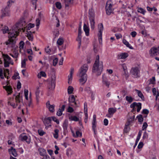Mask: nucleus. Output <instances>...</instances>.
Here are the masks:
<instances>
[{
	"mask_svg": "<svg viewBox=\"0 0 159 159\" xmlns=\"http://www.w3.org/2000/svg\"><path fill=\"white\" fill-rule=\"evenodd\" d=\"M25 25L26 22L25 19L22 18L19 22L16 23V25L13 26L14 30H12L9 33L11 34V37H14L13 36L15 35V34L14 33H17L19 34V32L21 30H23L24 32V29L23 27Z\"/></svg>",
	"mask_w": 159,
	"mask_h": 159,
	"instance_id": "2",
	"label": "nucleus"
},
{
	"mask_svg": "<svg viewBox=\"0 0 159 159\" xmlns=\"http://www.w3.org/2000/svg\"><path fill=\"white\" fill-rule=\"evenodd\" d=\"M51 120H52L53 121L56 122L57 124H59V120L57 119V118L55 116H52L51 117Z\"/></svg>",
	"mask_w": 159,
	"mask_h": 159,
	"instance_id": "42",
	"label": "nucleus"
},
{
	"mask_svg": "<svg viewBox=\"0 0 159 159\" xmlns=\"http://www.w3.org/2000/svg\"><path fill=\"white\" fill-rule=\"evenodd\" d=\"M125 99L129 103H131L134 100V98L131 96H126Z\"/></svg>",
	"mask_w": 159,
	"mask_h": 159,
	"instance_id": "33",
	"label": "nucleus"
},
{
	"mask_svg": "<svg viewBox=\"0 0 159 159\" xmlns=\"http://www.w3.org/2000/svg\"><path fill=\"white\" fill-rule=\"evenodd\" d=\"M27 37H28V39L30 41H32L33 39V36L32 34H30L28 36H27Z\"/></svg>",
	"mask_w": 159,
	"mask_h": 159,
	"instance_id": "59",
	"label": "nucleus"
},
{
	"mask_svg": "<svg viewBox=\"0 0 159 159\" xmlns=\"http://www.w3.org/2000/svg\"><path fill=\"white\" fill-rule=\"evenodd\" d=\"M96 124V115L94 114L93 116V120L92 123V129L94 132V135L96 136L97 134Z\"/></svg>",
	"mask_w": 159,
	"mask_h": 159,
	"instance_id": "11",
	"label": "nucleus"
},
{
	"mask_svg": "<svg viewBox=\"0 0 159 159\" xmlns=\"http://www.w3.org/2000/svg\"><path fill=\"white\" fill-rule=\"evenodd\" d=\"M55 105L54 104L51 105L48 108V109L51 112H53L55 111L54 107Z\"/></svg>",
	"mask_w": 159,
	"mask_h": 159,
	"instance_id": "34",
	"label": "nucleus"
},
{
	"mask_svg": "<svg viewBox=\"0 0 159 159\" xmlns=\"http://www.w3.org/2000/svg\"><path fill=\"white\" fill-rule=\"evenodd\" d=\"M63 40L62 39L59 38L57 41V43L59 45H61L63 43Z\"/></svg>",
	"mask_w": 159,
	"mask_h": 159,
	"instance_id": "39",
	"label": "nucleus"
},
{
	"mask_svg": "<svg viewBox=\"0 0 159 159\" xmlns=\"http://www.w3.org/2000/svg\"><path fill=\"white\" fill-rule=\"evenodd\" d=\"M62 111H61V108H59L57 112V114L58 116H61L62 114Z\"/></svg>",
	"mask_w": 159,
	"mask_h": 159,
	"instance_id": "50",
	"label": "nucleus"
},
{
	"mask_svg": "<svg viewBox=\"0 0 159 159\" xmlns=\"http://www.w3.org/2000/svg\"><path fill=\"white\" fill-rule=\"evenodd\" d=\"M46 75L44 71L40 72L38 75V78H41V77H46Z\"/></svg>",
	"mask_w": 159,
	"mask_h": 159,
	"instance_id": "30",
	"label": "nucleus"
},
{
	"mask_svg": "<svg viewBox=\"0 0 159 159\" xmlns=\"http://www.w3.org/2000/svg\"><path fill=\"white\" fill-rule=\"evenodd\" d=\"M56 78L55 77H52L51 78V82L48 84V88L50 90H53L55 87Z\"/></svg>",
	"mask_w": 159,
	"mask_h": 159,
	"instance_id": "10",
	"label": "nucleus"
},
{
	"mask_svg": "<svg viewBox=\"0 0 159 159\" xmlns=\"http://www.w3.org/2000/svg\"><path fill=\"white\" fill-rule=\"evenodd\" d=\"M89 19H95L94 13L92 9L89 10Z\"/></svg>",
	"mask_w": 159,
	"mask_h": 159,
	"instance_id": "19",
	"label": "nucleus"
},
{
	"mask_svg": "<svg viewBox=\"0 0 159 159\" xmlns=\"http://www.w3.org/2000/svg\"><path fill=\"white\" fill-rule=\"evenodd\" d=\"M9 62L7 61H4V66L5 67H7L9 66Z\"/></svg>",
	"mask_w": 159,
	"mask_h": 159,
	"instance_id": "55",
	"label": "nucleus"
},
{
	"mask_svg": "<svg viewBox=\"0 0 159 159\" xmlns=\"http://www.w3.org/2000/svg\"><path fill=\"white\" fill-rule=\"evenodd\" d=\"M2 31L3 34H4L8 33L9 35H8L9 39L7 41L5 42L6 44L7 45H8L10 43L12 44H15L16 43L15 39L16 38V37L18 35V34L17 33H14L15 34V35L13 36L14 37L12 38L11 36V34L9 33L10 32L11 30H14V28H13V26L12 27V29H10V30L8 29V27L5 26L4 28L2 29Z\"/></svg>",
	"mask_w": 159,
	"mask_h": 159,
	"instance_id": "4",
	"label": "nucleus"
},
{
	"mask_svg": "<svg viewBox=\"0 0 159 159\" xmlns=\"http://www.w3.org/2000/svg\"><path fill=\"white\" fill-rule=\"evenodd\" d=\"M38 151L39 152V155L41 156H44L47 154V152L46 150L44 148H39Z\"/></svg>",
	"mask_w": 159,
	"mask_h": 159,
	"instance_id": "20",
	"label": "nucleus"
},
{
	"mask_svg": "<svg viewBox=\"0 0 159 159\" xmlns=\"http://www.w3.org/2000/svg\"><path fill=\"white\" fill-rule=\"evenodd\" d=\"M67 127H68L67 123L66 122H64L63 125V128L64 129V131H66L67 130Z\"/></svg>",
	"mask_w": 159,
	"mask_h": 159,
	"instance_id": "46",
	"label": "nucleus"
},
{
	"mask_svg": "<svg viewBox=\"0 0 159 159\" xmlns=\"http://www.w3.org/2000/svg\"><path fill=\"white\" fill-rule=\"evenodd\" d=\"M143 143L142 142H140L138 145V149H140L143 147Z\"/></svg>",
	"mask_w": 159,
	"mask_h": 159,
	"instance_id": "61",
	"label": "nucleus"
},
{
	"mask_svg": "<svg viewBox=\"0 0 159 159\" xmlns=\"http://www.w3.org/2000/svg\"><path fill=\"white\" fill-rule=\"evenodd\" d=\"M135 106L137 107V112H139L141 108L142 104L140 102L137 103L136 102H134L130 105L131 108H134Z\"/></svg>",
	"mask_w": 159,
	"mask_h": 159,
	"instance_id": "13",
	"label": "nucleus"
},
{
	"mask_svg": "<svg viewBox=\"0 0 159 159\" xmlns=\"http://www.w3.org/2000/svg\"><path fill=\"white\" fill-rule=\"evenodd\" d=\"M129 130V126H125L124 129V132L125 133H128Z\"/></svg>",
	"mask_w": 159,
	"mask_h": 159,
	"instance_id": "51",
	"label": "nucleus"
},
{
	"mask_svg": "<svg viewBox=\"0 0 159 159\" xmlns=\"http://www.w3.org/2000/svg\"><path fill=\"white\" fill-rule=\"evenodd\" d=\"M103 69V63L102 61H99V57L98 55L96 56V60L92 68V72L96 73L97 75H100Z\"/></svg>",
	"mask_w": 159,
	"mask_h": 159,
	"instance_id": "3",
	"label": "nucleus"
},
{
	"mask_svg": "<svg viewBox=\"0 0 159 159\" xmlns=\"http://www.w3.org/2000/svg\"><path fill=\"white\" fill-rule=\"evenodd\" d=\"M137 118L138 119V121L139 122L142 123L143 120V118L142 115H139L137 116Z\"/></svg>",
	"mask_w": 159,
	"mask_h": 159,
	"instance_id": "36",
	"label": "nucleus"
},
{
	"mask_svg": "<svg viewBox=\"0 0 159 159\" xmlns=\"http://www.w3.org/2000/svg\"><path fill=\"white\" fill-rule=\"evenodd\" d=\"M43 158L42 159H50V157L47 154L45 156H43Z\"/></svg>",
	"mask_w": 159,
	"mask_h": 159,
	"instance_id": "64",
	"label": "nucleus"
},
{
	"mask_svg": "<svg viewBox=\"0 0 159 159\" xmlns=\"http://www.w3.org/2000/svg\"><path fill=\"white\" fill-rule=\"evenodd\" d=\"M9 2L7 3V6L2 10V15L1 17L2 18L6 16H9L10 15V7L9 6Z\"/></svg>",
	"mask_w": 159,
	"mask_h": 159,
	"instance_id": "5",
	"label": "nucleus"
},
{
	"mask_svg": "<svg viewBox=\"0 0 159 159\" xmlns=\"http://www.w3.org/2000/svg\"><path fill=\"white\" fill-rule=\"evenodd\" d=\"M135 91L137 93L138 96L141 98L144 101V97L141 91L136 89H135Z\"/></svg>",
	"mask_w": 159,
	"mask_h": 159,
	"instance_id": "24",
	"label": "nucleus"
},
{
	"mask_svg": "<svg viewBox=\"0 0 159 159\" xmlns=\"http://www.w3.org/2000/svg\"><path fill=\"white\" fill-rule=\"evenodd\" d=\"M128 56V54L127 53H122L119 56L118 59H125Z\"/></svg>",
	"mask_w": 159,
	"mask_h": 159,
	"instance_id": "25",
	"label": "nucleus"
},
{
	"mask_svg": "<svg viewBox=\"0 0 159 159\" xmlns=\"http://www.w3.org/2000/svg\"><path fill=\"white\" fill-rule=\"evenodd\" d=\"M24 44H25L24 43L23 41H20V43H19V45H20L19 48L20 49H23Z\"/></svg>",
	"mask_w": 159,
	"mask_h": 159,
	"instance_id": "45",
	"label": "nucleus"
},
{
	"mask_svg": "<svg viewBox=\"0 0 159 159\" xmlns=\"http://www.w3.org/2000/svg\"><path fill=\"white\" fill-rule=\"evenodd\" d=\"M149 113V111L147 109H144L143 110L142 112V113L143 114H145L148 115Z\"/></svg>",
	"mask_w": 159,
	"mask_h": 159,
	"instance_id": "54",
	"label": "nucleus"
},
{
	"mask_svg": "<svg viewBox=\"0 0 159 159\" xmlns=\"http://www.w3.org/2000/svg\"><path fill=\"white\" fill-rule=\"evenodd\" d=\"M58 59L57 58H55L53 61V65L54 66H56L57 63L58 61Z\"/></svg>",
	"mask_w": 159,
	"mask_h": 159,
	"instance_id": "52",
	"label": "nucleus"
},
{
	"mask_svg": "<svg viewBox=\"0 0 159 159\" xmlns=\"http://www.w3.org/2000/svg\"><path fill=\"white\" fill-rule=\"evenodd\" d=\"M19 138L22 141H26V142L29 144L30 143V141L27 140L28 139V137L26 135H25L24 134H20L19 136Z\"/></svg>",
	"mask_w": 159,
	"mask_h": 159,
	"instance_id": "18",
	"label": "nucleus"
},
{
	"mask_svg": "<svg viewBox=\"0 0 159 159\" xmlns=\"http://www.w3.org/2000/svg\"><path fill=\"white\" fill-rule=\"evenodd\" d=\"M38 132L39 135L40 136H43L44 134H45V132H44L43 130L41 129H39L38 130Z\"/></svg>",
	"mask_w": 159,
	"mask_h": 159,
	"instance_id": "48",
	"label": "nucleus"
},
{
	"mask_svg": "<svg viewBox=\"0 0 159 159\" xmlns=\"http://www.w3.org/2000/svg\"><path fill=\"white\" fill-rule=\"evenodd\" d=\"M26 62L25 60L24 59L21 62V67L23 68L25 67Z\"/></svg>",
	"mask_w": 159,
	"mask_h": 159,
	"instance_id": "57",
	"label": "nucleus"
},
{
	"mask_svg": "<svg viewBox=\"0 0 159 159\" xmlns=\"http://www.w3.org/2000/svg\"><path fill=\"white\" fill-rule=\"evenodd\" d=\"M54 133L53 134V136L54 138L56 139H57L58 138V133L59 132V130L57 129H55L54 130Z\"/></svg>",
	"mask_w": 159,
	"mask_h": 159,
	"instance_id": "32",
	"label": "nucleus"
},
{
	"mask_svg": "<svg viewBox=\"0 0 159 159\" xmlns=\"http://www.w3.org/2000/svg\"><path fill=\"white\" fill-rule=\"evenodd\" d=\"M6 123L8 125H12V122L11 121L9 120H6Z\"/></svg>",
	"mask_w": 159,
	"mask_h": 159,
	"instance_id": "62",
	"label": "nucleus"
},
{
	"mask_svg": "<svg viewBox=\"0 0 159 159\" xmlns=\"http://www.w3.org/2000/svg\"><path fill=\"white\" fill-rule=\"evenodd\" d=\"M150 51V54L151 56H157L159 54V46L157 48L152 47V48Z\"/></svg>",
	"mask_w": 159,
	"mask_h": 159,
	"instance_id": "12",
	"label": "nucleus"
},
{
	"mask_svg": "<svg viewBox=\"0 0 159 159\" xmlns=\"http://www.w3.org/2000/svg\"><path fill=\"white\" fill-rule=\"evenodd\" d=\"M74 72V69L73 67H71L70 69V74L68 76V83L70 84L71 83V81L72 80V75Z\"/></svg>",
	"mask_w": 159,
	"mask_h": 159,
	"instance_id": "17",
	"label": "nucleus"
},
{
	"mask_svg": "<svg viewBox=\"0 0 159 159\" xmlns=\"http://www.w3.org/2000/svg\"><path fill=\"white\" fill-rule=\"evenodd\" d=\"M108 113L110 115H113L116 111V109L114 108H109L108 110Z\"/></svg>",
	"mask_w": 159,
	"mask_h": 159,
	"instance_id": "29",
	"label": "nucleus"
},
{
	"mask_svg": "<svg viewBox=\"0 0 159 159\" xmlns=\"http://www.w3.org/2000/svg\"><path fill=\"white\" fill-rule=\"evenodd\" d=\"M74 111L73 108L70 107H69L67 109V111L69 113H72Z\"/></svg>",
	"mask_w": 159,
	"mask_h": 159,
	"instance_id": "56",
	"label": "nucleus"
},
{
	"mask_svg": "<svg viewBox=\"0 0 159 159\" xmlns=\"http://www.w3.org/2000/svg\"><path fill=\"white\" fill-rule=\"evenodd\" d=\"M130 73L134 77L138 78L140 76V69L137 66L132 67L130 70Z\"/></svg>",
	"mask_w": 159,
	"mask_h": 159,
	"instance_id": "6",
	"label": "nucleus"
},
{
	"mask_svg": "<svg viewBox=\"0 0 159 159\" xmlns=\"http://www.w3.org/2000/svg\"><path fill=\"white\" fill-rule=\"evenodd\" d=\"M122 41L123 43L125 44L127 47L131 49H133V47L130 45L129 43L125 39H123Z\"/></svg>",
	"mask_w": 159,
	"mask_h": 159,
	"instance_id": "26",
	"label": "nucleus"
},
{
	"mask_svg": "<svg viewBox=\"0 0 159 159\" xmlns=\"http://www.w3.org/2000/svg\"><path fill=\"white\" fill-rule=\"evenodd\" d=\"M3 88L5 89L7 92L8 93V94H11L12 92V89L11 87L9 86H3Z\"/></svg>",
	"mask_w": 159,
	"mask_h": 159,
	"instance_id": "21",
	"label": "nucleus"
},
{
	"mask_svg": "<svg viewBox=\"0 0 159 159\" xmlns=\"http://www.w3.org/2000/svg\"><path fill=\"white\" fill-rule=\"evenodd\" d=\"M7 73L8 74H9V70L8 69H6L5 70L4 73V75L5 77L7 78V79H8L9 77L8 76H7Z\"/></svg>",
	"mask_w": 159,
	"mask_h": 159,
	"instance_id": "43",
	"label": "nucleus"
},
{
	"mask_svg": "<svg viewBox=\"0 0 159 159\" xmlns=\"http://www.w3.org/2000/svg\"><path fill=\"white\" fill-rule=\"evenodd\" d=\"M81 22H80V23L79 25V27L78 28V34H82V31L81 30Z\"/></svg>",
	"mask_w": 159,
	"mask_h": 159,
	"instance_id": "58",
	"label": "nucleus"
},
{
	"mask_svg": "<svg viewBox=\"0 0 159 159\" xmlns=\"http://www.w3.org/2000/svg\"><path fill=\"white\" fill-rule=\"evenodd\" d=\"M105 8L107 14L109 15L113 11L112 5L111 1H108L107 2Z\"/></svg>",
	"mask_w": 159,
	"mask_h": 159,
	"instance_id": "8",
	"label": "nucleus"
},
{
	"mask_svg": "<svg viewBox=\"0 0 159 159\" xmlns=\"http://www.w3.org/2000/svg\"><path fill=\"white\" fill-rule=\"evenodd\" d=\"M49 47L48 46L47 48H45V52L47 53L49 55H51L53 54L52 53H51V51L50 49H48Z\"/></svg>",
	"mask_w": 159,
	"mask_h": 159,
	"instance_id": "44",
	"label": "nucleus"
},
{
	"mask_svg": "<svg viewBox=\"0 0 159 159\" xmlns=\"http://www.w3.org/2000/svg\"><path fill=\"white\" fill-rule=\"evenodd\" d=\"M102 82L104 85H105L108 88L109 87L110 84V82L104 75H102Z\"/></svg>",
	"mask_w": 159,
	"mask_h": 159,
	"instance_id": "15",
	"label": "nucleus"
},
{
	"mask_svg": "<svg viewBox=\"0 0 159 159\" xmlns=\"http://www.w3.org/2000/svg\"><path fill=\"white\" fill-rule=\"evenodd\" d=\"M88 66L87 64H84L79 70L78 76L80 78L79 81L80 84L83 85L87 80V75L86 73L88 70Z\"/></svg>",
	"mask_w": 159,
	"mask_h": 159,
	"instance_id": "1",
	"label": "nucleus"
},
{
	"mask_svg": "<svg viewBox=\"0 0 159 159\" xmlns=\"http://www.w3.org/2000/svg\"><path fill=\"white\" fill-rule=\"evenodd\" d=\"M76 135L75 136L74 134H73V136L75 137H77L78 136L81 137L82 135V133L80 132L79 131H76Z\"/></svg>",
	"mask_w": 159,
	"mask_h": 159,
	"instance_id": "47",
	"label": "nucleus"
},
{
	"mask_svg": "<svg viewBox=\"0 0 159 159\" xmlns=\"http://www.w3.org/2000/svg\"><path fill=\"white\" fill-rule=\"evenodd\" d=\"M148 126V124L146 122H144L142 126V130H146V129Z\"/></svg>",
	"mask_w": 159,
	"mask_h": 159,
	"instance_id": "49",
	"label": "nucleus"
},
{
	"mask_svg": "<svg viewBox=\"0 0 159 159\" xmlns=\"http://www.w3.org/2000/svg\"><path fill=\"white\" fill-rule=\"evenodd\" d=\"M98 29L99 33L98 34L99 42L100 43L102 42V32L103 29V26L102 23H100L98 25Z\"/></svg>",
	"mask_w": 159,
	"mask_h": 159,
	"instance_id": "9",
	"label": "nucleus"
},
{
	"mask_svg": "<svg viewBox=\"0 0 159 159\" xmlns=\"http://www.w3.org/2000/svg\"><path fill=\"white\" fill-rule=\"evenodd\" d=\"M13 52L14 53V55L11 53L9 55L14 58H17L18 57V52L14 51Z\"/></svg>",
	"mask_w": 159,
	"mask_h": 159,
	"instance_id": "40",
	"label": "nucleus"
},
{
	"mask_svg": "<svg viewBox=\"0 0 159 159\" xmlns=\"http://www.w3.org/2000/svg\"><path fill=\"white\" fill-rule=\"evenodd\" d=\"M150 80V83L152 84H154L155 81V78L154 77H153L152 79H151Z\"/></svg>",
	"mask_w": 159,
	"mask_h": 159,
	"instance_id": "60",
	"label": "nucleus"
},
{
	"mask_svg": "<svg viewBox=\"0 0 159 159\" xmlns=\"http://www.w3.org/2000/svg\"><path fill=\"white\" fill-rule=\"evenodd\" d=\"M44 124L46 125H48L51 123V118L50 117H48L46 118H45L43 120Z\"/></svg>",
	"mask_w": 159,
	"mask_h": 159,
	"instance_id": "23",
	"label": "nucleus"
},
{
	"mask_svg": "<svg viewBox=\"0 0 159 159\" xmlns=\"http://www.w3.org/2000/svg\"><path fill=\"white\" fill-rule=\"evenodd\" d=\"M55 5L56 7L58 9H60L61 8V5L60 2H57L55 3Z\"/></svg>",
	"mask_w": 159,
	"mask_h": 159,
	"instance_id": "41",
	"label": "nucleus"
},
{
	"mask_svg": "<svg viewBox=\"0 0 159 159\" xmlns=\"http://www.w3.org/2000/svg\"><path fill=\"white\" fill-rule=\"evenodd\" d=\"M9 154H12L14 157H16L18 154L15 148L12 147H11L10 148L8 149Z\"/></svg>",
	"mask_w": 159,
	"mask_h": 159,
	"instance_id": "14",
	"label": "nucleus"
},
{
	"mask_svg": "<svg viewBox=\"0 0 159 159\" xmlns=\"http://www.w3.org/2000/svg\"><path fill=\"white\" fill-rule=\"evenodd\" d=\"M40 91L39 90V88H38L36 91V98L37 99L39 97V94L40 93Z\"/></svg>",
	"mask_w": 159,
	"mask_h": 159,
	"instance_id": "53",
	"label": "nucleus"
},
{
	"mask_svg": "<svg viewBox=\"0 0 159 159\" xmlns=\"http://www.w3.org/2000/svg\"><path fill=\"white\" fill-rule=\"evenodd\" d=\"M19 75V74L18 73H16L14 74V75L12 77V78L14 80H16V77L18 76Z\"/></svg>",
	"mask_w": 159,
	"mask_h": 159,
	"instance_id": "63",
	"label": "nucleus"
},
{
	"mask_svg": "<svg viewBox=\"0 0 159 159\" xmlns=\"http://www.w3.org/2000/svg\"><path fill=\"white\" fill-rule=\"evenodd\" d=\"M69 103H74L76 107H78L79 105L77 104L76 102L75 101V98L74 95H71L69 98Z\"/></svg>",
	"mask_w": 159,
	"mask_h": 159,
	"instance_id": "16",
	"label": "nucleus"
},
{
	"mask_svg": "<svg viewBox=\"0 0 159 159\" xmlns=\"http://www.w3.org/2000/svg\"><path fill=\"white\" fill-rule=\"evenodd\" d=\"M15 99L16 102V105H15L14 103H10L9 102H8V104L10 103V105L14 108H16L18 105V104L21 102L23 101L22 96H20V93H19L17 96H16Z\"/></svg>",
	"mask_w": 159,
	"mask_h": 159,
	"instance_id": "7",
	"label": "nucleus"
},
{
	"mask_svg": "<svg viewBox=\"0 0 159 159\" xmlns=\"http://www.w3.org/2000/svg\"><path fill=\"white\" fill-rule=\"evenodd\" d=\"M74 90L73 88L71 86H69L68 87L67 91L69 94H71L73 93Z\"/></svg>",
	"mask_w": 159,
	"mask_h": 159,
	"instance_id": "35",
	"label": "nucleus"
},
{
	"mask_svg": "<svg viewBox=\"0 0 159 159\" xmlns=\"http://www.w3.org/2000/svg\"><path fill=\"white\" fill-rule=\"evenodd\" d=\"M83 29L86 35L87 36H88L89 35V29L85 24H84V25Z\"/></svg>",
	"mask_w": 159,
	"mask_h": 159,
	"instance_id": "22",
	"label": "nucleus"
},
{
	"mask_svg": "<svg viewBox=\"0 0 159 159\" xmlns=\"http://www.w3.org/2000/svg\"><path fill=\"white\" fill-rule=\"evenodd\" d=\"M137 11L138 12L144 15L145 12H146V11L142 8H138Z\"/></svg>",
	"mask_w": 159,
	"mask_h": 159,
	"instance_id": "38",
	"label": "nucleus"
},
{
	"mask_svg": "<svg viewBox=\"0 0 159 159\" xmlns=\"http://www.w3.org/2000/svg\"><path fill=\"white\" fill-rule=\"evenodd\" d=\"M81 34H78L77 38L76 39V40L79 42V47H80L81 44Z\"/></svg>",
	"mask_w": 159,
	"mask_h": 159,
	"instance_id": "31",
	"label": "nucleus"
},
{
	"mask_svg": "<svg viewBox=\"0 0 159 159\" xmlns=\"http://www.w3.org/2000/svg\"><path fill=\"white\" fill-rule=\"evenodd\" d=\"M69 119L70 121H79V118L76 116H69Z\"/></svg>",
	"mask_w": 159,
	"mask_h": 159,
	"instance_id": "27",
	"label": "nucleus"
},
{
	"mask_svg": "<svg viewBox=\"0 0 159 159\" xmlns=\"http://www.w3.org/2000/svg\"><path fill=\"white\" fill-rule=\"evenodd\" d=\"M90 24L91 28L93 30L95 28V19H89Z\"/></svg>",
	"mask_w": 159,
	"mask_h": 159,
	"instance_id": "28",
	"label": "nucleus"
},
{
	"mask_svg": "<svg viewBox=\"0 0 159 159\" xmlns=\"http://www.w3.org/2000/svg\"><path fill=\"white\" fill-rule=\"evenodd\" d=\"M3 56L4 58V61H10L11 59V57L7 54H3Z\"/></svg>",
	"mask_w": 159,
	"mask_h": 159,
	"instance_id": "37",
	"label": "nucleus"
}]
</instances>
